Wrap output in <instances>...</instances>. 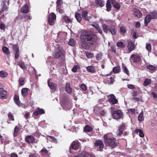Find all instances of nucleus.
<instances>
[{
  "instance_id": "nucleus-62",
  "label": "nucleus",
  "mask_w": 157,
  "mask_h": 157,
  "mask_svg": "<svg viewBox=\"0 0 157 157\" xmlns=\"http://www.w3.org/2000/svg\"><path fill=\"white\" fill-rule=\"evenodd\" d=\"M63 3V2L62 0H57L56 2L57 7H58L59 5H61Z\"/></svg>"
},
{
  "instance_id": "nucleus-7",
  "label": "nucleus",
  "mask_w": 157,
  "mask_h": 157,
  "mask_svg": "<svg viewBox=\"0 0 157 157\" xmlns=\"http://www.w3.org/2000/svg\"><path fill=\"white\" fill-rule=\"evenodd\" d=\"M56 19V16L54 13H51L48 17V23L51 25H52L55 23V21Z\"/></svg>"
},
{
  "instance_id": "nucleus-30",
  "label": "nucleus",
  "mask_w": 157,
  "mask_h": 157,
  "mask_svg": "<svg viewBox=\"0 0 157 157\" xmlns=\"http://www.w3.org/2000/svg\"><path fill=\"white\" fill-rule=\"evenodd\" d=\"M92 128L91 127L88 125H86L84 128V131L86 132H89L91 131Z\"/></svg>"
},
{
  "instance_id": "nucleus-10",
  "label": "nucleus",
  "mask_w": 157,
  "mask_h": 157,
  "mask_svg": "<svg viewBox=\"0 0 157 157\" xmlns=\"http://www.w3.org/2000/svg\"><path fill=\"white\" fill-rule=\"evenodd\" d=\"M70 147L72 149L77 150L80 147V144L76 141H73L70 146Z\"/></svg>"
},
{
  "instance_id": "nucleus-63",
  "label": "nucleus",
  "mask_w": 157,
  "mask_h": 157,
  "mask_svg": "<svg viewBox=\"0 0 157 157\" xmlns=\"http://www.w3.org/2000/svg\"><path fill=\"white\" fill-rule=\"evenodd\" d=\"M41 152H44L45 154H48V151L45 148L42 149L40 151Z\"/></svg>"
},
{
  "instance_id": "nucleus-64",
  "label": "nucleus",
  "mask_w": 157,
  "mask_h": 157,
  "mask_svg": "<svg viewBox=\"0 0 157 157\" xmlns=\"http://www.w3.org/2000/svg\"><path fill=\"white\" fill-rule=\"evenodd\" d=\"M120 31L121 33L124 34L125 33L126 30L125 28L124 27H121L120 28Z\"/></svg>"
},
{
  "instance_id": "nucleus-41",
  "label": "nucleus",
  "mask_w": 157,
  "mask_h": 157,
  "mask_svg": "<svg viewBox=\"0 0 157 157\" xmlns=\"http://www.w3.org/2000/svg\"><path fill=\"white\" fill-rule=\"evenodd\" d=\"M68 44L70 46H74L75 44V41L72 38H71Z\"/></svg>"
},
{
  "instance_id": "nucleus-6",
  "label": "nucleus",
  "mask_w": 157,
  "mask_h": 157,
  "mask_svg": "<svg viewBox=\"0 0 157 157\" xmlns=\"http://www.w3.org/2000/svg\"><path fill=\"white\" fill-rule=\"evenodd\" d=\"M130 59L131 62L139 63L141 61V58L139 55L137 54H133L131 55Z\"/></svg>"
},
{
  "instance_id": "nucleus-43",
  "label": "nucleus",
  "mask_w": 157,
  "mask_h": 157,
  "mask_svg": "<svg viewBox=\"0 0 157 157\" xmlns=\"http://www.w3.org/2000/svg\"><path fill=\"white\" fill-rule=\"evenodd\" d=\"M122 68L123 71L128 75H129V72L128 69L124 66H123L122 67Z\"/></svg>"
},
{
  "instance_id": "nucleus-57",
  "label": "nucleus",
  "mask_w": 157,
  "mask_h": 157,
  "mask_svg": "<svg viewBox=\"0 0 157 157\" xmlns=\"http://www.w3.org/2000/svg\"><path fill=\"white\" fill-rule=\"evenodd\" d=\"M0 28L1 30H5L6 28V25L3 23L0 24Z\"/></svg>"
},
{
  "instance_id": "nucleus-50",
  "label": "nucleus",
  "mask_w": 157,
  "mask_h": 157,
  "mask_svg": "<svg viewBox=\"0 0 157 157\" xmlns=\"http://www.w3.org/2000/svg\"><path fill=\"white\" fill-rule=\"evenodd\" d=\"M19 82L20 86H22L24 84V79L22 78H20L19 79Z\"/></svg>"
},
{
  "instance_id": "nucleus-26",
  "label": "nucleus",
  "mask_w": 157,
  "mask_h": 157,
  "mask_svg": "<svg viewBox=\"0 0 157 157\" xmlns=\"http://www.w3.org/2000/svg\"><path fill=\"white\" fill-rule=\"evenodd\" d=\"M124 128V125L123 124H121L119 128V133L117 134L118 136L121 135L122 133Z\"/></svg>"
},
{
  "instance_id": "nucleus-17",
  "label": "nucleus",
  "mask_w": 157,
  "mask_h": 157,
  "mask_svg": "<svg viewBox=\"0 0 157 157\" xmlns=\"http://www.w3.org/2000/svg\"><path fill=\"white\" fill-rule=\"evenodd\" d=\"M88 13L86 11H83L82 13V18L86 21H89L91 19V17L88 16Z\"/></svg>"
},
{
  "instance_id": "nucleus-35",
  "label": "nucleus",
  "mask_w": 157,
  "mask_h": 157,
  "mask_svg": "<svg viewBox=\"0 0 157 157\" xmlns=\"http://www.w3.org/2000/svg\"><path fill=\"white\" fill-rule=\"evenodd\" d=\"M102 27L104 32L107 33L109 30L108 29V27L107 25L105 24H102Z\"/></svg>"
},
{
  "instance_id": "nucleus-27",
  "label": "nucleus",
  "mask_w": 157,
  "mask_h": 157,
  "mask_svg": "<svg viewBox=\"0 0 157 157\" xmlns=\"http://www.w3.org/2000/svg\"><path fill=\"white\" fill-rule=\"evenodd\" d=\"M75 17L76 18L77 21L78 22H80L82 20V17H81V14L78 13H76L75 14Z\"/></svg>"
},
{
  "instance_id": "nucleus-14",
  "label": "nucleus",
  "mask_w": 157,
  "mask_h": 157,
  "mask_svg": "<svg viewBox=\"0 0 157 157\" xmlns=\"http://www.w3.org/2000/svg\"><path fill=\"white\" fill-rule=\"evenodd\" d=\"M61 20L63 22H66L67 23H71L72 20L69 17L65 15H62V16Z\"/></svg>"
},
{
  "instance_id": "nucleus-60",
  "label": "nucleus",
  "mask_w": 157,
  "mask_h": 157,
  "mask_svg": "<svg viewBox=\"0 0 157 157\" xmlns=\"http://www.w3.org/2000/svg\"><path fill=\"white\" fill-rule=\"evenodd\" d=\"M86 154H87V153H86L85 151H83L79 155L80 157H86Z\"/></svg>"
},
{
  "instance_id": "nucleus-42",
  "label": "nucleus",
  "mask_w": 157,
  "mask_h": 157,
  "mask_svg": "<svg viewBox=\"0 0 157 157\" xmlns=\"http://www.w3.org/2000/svg\"><path fill=\"white\" fill-rule=\"evenodd\" d=\"M151 82V81L150 79H146L143 85L144 86H146Z\"/></svg>"
},
{
  "instance_id": "nucleus-31",
  "label": "nucleus",
  "mask_w": 157,
  "mask_h": 157,
  "mask_svg": "<svg viewBox=\"0 0 157 157\" xmlns=\"http://www.w3.org/2000/svg\"><path fill=\"white\" fill-rule=\"evenodd\" d=\"M111 0H108L107 1L106 6L107 7V10L108 11H110L111 8Z\"/></svg>"
},
{
  "instance_id": "nucleus-37",
  "label": "nucleus",
  "mask_w": 157,
  "mask_h": 157,
  "mask_svg": "<svg viewBox=\"0 0 157 157\" xmlns=\"http://www.w3.org/2000/svg\"><path fill=\"white\" fill-rule=\"evenodd\" d=\"M19 130L20 129L17 126H16L15 127L13 133L14 136H16L19 133Z\"/></svg>"
},
{
  "instance_id": "nucleus-18",
  "label": "nucleus",
  "mask_w": 157,
  "mask_h": 157,
  "mask_svg": "<svg viewBox=\"0 0 157 157\" xmlns=\"http://www.w3.org/2000/svg\"><path fill=\"white\" fill-rule=\"evenodd\" d=\"M135 46L132 42L130 41L128 43V48L129 52H131L133 50H134L135 48Z\"/></svg>"
},
{
  "instance_id": "nucleus-40",
  "label": "nucleus",
  "mask_w": 157,
  "mask_h": 157,
  "mask_svg": "<svg viewBox=\"0 0 157 157\" xmlns=\"http://www.w3.org/2000/svg\"><path fill=\"white\" fill-rule=\"evenodd\" d=\"M149 15H150L152 19H155L157 17V13L156 12H154L150 13Z\"/></svg>"
},
{
  "instance_id": "nucleus-5",
  "label": "nucleus",
  "mask_w": 157,
  "mask_h": 157,
  "mask_svg": "<svg viewBox=\"0 0 157 157\" xmlns=\"http://www.w3.org/2000/svg\"><path fill=\"white\" fill-rule=\"evenodd\" d=\"M94 145L98 151H101L104 147L103 143L100 140H96L94 143Z\"/></svg>"
},
{
  "instance_id": "nucleus-52",
  "label": "nucleus",
  "mask_w": 157,
  "mask_h": 157,
  "mask_svg": "<svg viewBox=\"0 0 157 157\" xmlns=\"http://www.w3.org/2000/svg\"><path fill=\"white\" fill-rule=\"evenodd\" d=\"M117 45L118 47L121 48H123L125 47V45L122 42H119L117 43Z\"/></svg>"
},
{
  "instance_id": "nucleus-12",
  "label": "nucleus",
  "mask_w": 157,
  "mask_h": 157,
  "mask_svg": "<svg viewBox=\"0 0 157 157\" xmlns=\"http://www.w3.org/2000/svg\"><path fill=\"white\" fill-rule=\"evenodd\" d=\"M110 98L109 99V101L113 104H117L118 102L117 100L116 99L114 95L111 94L110 95Z\"/></svg>"
},
{
  "instance_id": "nucleus-39",
  "label": "nucleus",
  "mask_w": 157,
  "mask_h": 157,
  "mask_svg": "<svg viewBox=\"0 0 157 157\" xmlns=\"http://www.w3.org/2000/svg\"><path fill=\"white\" fill-rule=\"evenodd\" d=\"M18 65L23 70L26 69L25 66L24 65V63L23 61H20L18 63Z\"/></svg>"
},
{
  "instance_id": "nucleus-2",
  "label": "nucleus",
  "mask_w": 157,
  "mask_h": 157,
  "mask_svg": "<svg viewBox=\"0 0 157 157\" xmlns=\"http://www.w3.org/2000/svg\"><path fill=\"white\" fill-rule=\"evenodd\" d=\"M81 37L85 40L89 42L91 44H92L95 43L97 40L98 37L90 31H85L83 32L81 35Z\"/></svg>"
},
{
  "instance_id": "nucleus-58",
  "label": "nucleus",
  "mask_w": 157,
  "mask_h": 157,
  "mask_svg": "<svg viewBox=\"0 0 157 157\" xmlns=\"http://www.w3.org/2000/svg\"><path fill=\"white\" fill-rule=\"evenodd\" d=\"M8 116L10 119L11 120H14L13 116L12 114L11 113H9L8 114Z\"/></svg>"
},
{
  "instance_id": "nucleus-47",
  "label": "nucleus",
  "mask_w": 157,
  "mask_h": 157,
  "mask_svg": "<svg viewBox=\"0 0 157 157\" xmlns=\"http://www.w3.org/2000/svg\"><path fill=\"white\" fill-rule=\"evenodd\" d=\"M147 69L150 70H154L156 69V67L152 65H148L147 66Z\"/></svg>"
},
{
  "instance_id": "nucleus-13",
  "label": "nucleus",
  "mask_w": 157,
  "mask_h": 157,
  "mask_svg": "<svg viewBox=\"0 0 157 157\" xmlns=\"http://www.w3.org/2000/svg\"><path fill=\"white\" fill-rule=\"evenodd\" d=\"M45 113V111L42 109H40L39 108H37L36 110L33 113L36 116H38L39 114H42Z\"/></svg>"
},
{
  "instance_id": "nucleus-22",
  "label": "nucleus",
  "mask_w": 157,
  "mask_h": 157,
  "mask_svg": "<svg viewBox=\"0 0 157 157\" xmlns=\"http://www.w3.org/2000/svg\"><path fill=\"white\" fill-rule=\"evenodd\" d=\"M111 3L113 6L117 10H119L120 8V4L115 1V0H111Z\"/></svg>"
},
{
  "instance_id": "nucleus-59",
  "label": "nucleus",
  "mask_w": 157,
  "mask_h": 157,
  "mask_svg": "<svg viewBox=\"0 0 157 157\" xmlns=\"http://www.w3.org/2000/svg\"><path fill=\"white\" fill-rule=\"evenodd\" d=\"M80 87L84 91H86L87 90V86L85 84L81 85Z\"/></svg>"
},
{
  "instance_id": "nucleus-49",
  "label": "nucleus",
  "mask_w": 157,
  "mask_h": 157,
  "mask_svg": "<svg viewBox=\"0 0 157 157\" xmlns=\"http://www.w3.org/2000/svg\"><path fill=\"white\" fill-rule=\"evenodd\" d=\"M79 68V67L78 65H76L74 66L72 69V71L74 72H76L77 70Z\"/></svg>"
},
{
  "instance_id": "nucleus-34",
  "label": "nucleus",
  "mask_w": 157,
  "mask_h": 157,
  "mask_svg": "<svg viewBox=\"0 0 157 157\" xmlns=\"http://www.w3.org/2000/svg\"><path fill=\"white\" fill-rule=\"evenodd\" d=\"M131 33L132 35V37L134 38H136L138 35L137 33L136 29H132L131 30Z\"/></svg>"
},
{
  "instance_id": "nucleus-29",
  "label": "nucleus",
  "mask_w": 157,
  "mask_h": 157,
  "mask_svg": "<svg viewBox=\"0 0 157 157\" xmlns=\"http://www.w3.org/2000/svg\"><path fill=\"white\" fill-rule=\"evenodd\" d=\"M96 3L100 7H103L104 5V2L102 0H95Z\"/></svg>"
},
{
  "instance_id": "nucleus-45",
  "label": "nucleus",
  "mask_w": 157,
  "mask_h": 157,
  "mask_svg": "<svg viewBox=\"0 0 157 157\" xmlns=\"http://www.w3.org/2000/svg\"><path fill=\"white\" fill-rule=\"evenodd\" d=\"M138 120L140 121H142L144 120V117H143V113L142 112L139 115L138 117Z\"/></svg>"
},
{
  "instance_id": "nucleus-46",
  "label": "nucleus",
  "mask_w": 157,
  "mask_h": 157,
  "mask_svg": "<svg viewBox=\"0 0 157 157\" xmlns=\"http://www.w3.org/2000/svg\"><path fill=\"white\" fill-rule=\"evenodd\" d=\"M106 22L107 24L109 25V27H112V25H113V24H114L115 25L114 22L112 20H108L106 21Z\"/></svg>"
},
{
  "instance_id": "nucleus-20",
  "label": "nucleus",
  "mask_w": 157,
  "mask_h": 157,
  "mask_svg": "<svg viewBox=\"0 0 157 157\" xmlns=\"http://www.w3.org/2000/svg\"><path fill=\"white\" fill-rule=\"evenodd\" d=\"M65 90L66 91L68 94H71L72 92V89L69 83H66L65 86Z\"/></svg>"
},
{
  "instance_id": "nucleus-21",
  "label": "nucleus",
  "mask_w": 157,
  "mask_h": 157,
  "mask_svg": "<svg viewBox=\"0 0 157 157\" xmlns=\"http://www.w3.org/2000/svg\"><path fill=\"white\" fill-rule=\"evenodd\" d=\"M91 25L92 26L94 27L100 34H102V29L98 24L96 23H94Z\"/></svg>"
},
{
  "instance_id": "nucleus-36",
  "label": "nucleus",
  "mask_w": 157,
  "mask_h": 157,
  "mask_svg": "<svg viewBox=\"0 0 157 157\" xmlns=\"http://www.w3.org/2000/svg\"><path fill=\"white\" fill-rule=\"evenodd\" d=\"M136 133H139V136L141 137H143L144 136V134L143 133L142 131L140 129H136Z\"/></svg>"
},
{
  "instance_id": "nucleus-4",
  "label": "nucleus",
  "mask_w": 157,
  "mask_h": 157,
  "mask_svg": "<svg viewBox=\"0 0 157 157\" xmlns=\"http://www.w3.org/2000/svg\"><path fill=\"white\" fill-rule=\"evenodd\" d=\"M54 58L62 59L64 56V53L61 48L56 49L53 55Z\"/></svg>"
},
{
  "instance_id": "nucleus-56",
  "label": "nucleus",
  "mask_w": 157,
  "mask_h": 157,
  "mask_svg": "<svg viewBox=\"0 0 157 157\" xmlns=\"http://www.w3.org/2000/svg\"><path fill=\"white\" fill-rule=\"evenodd\" d=\"M13 50L15 51V52H19L18 47L17 46L15 45H13Z\"/></svg>"
},
{
  "instance_id": "nucleus-48",
  "label": "nucleus",
  "mask_w": 157,
  "mask_h": 157,
  "mask_svg": "<svg viewBox=\"0 0 157 157\" xmlns=\"http://www.w3.org/2000/svg\"><path fill=\"white\" fill-rule=\"evenodd\" d=\"M86 55L88 58H91L94 56V54L92 53L86 52Z\"/></svg>"
},
{
  "instance_id": "nucleus-44",
  "label": "nucleus",
  "mask_w": 157,
  "mask_h": 157,
  "mask_svg": "<svg viewBox=\"0 0 157 157\" xmlns=\"http://www.w3.org/2000/svg\"><path fill=\"white\" fill-rule=\"evenodd\" d=\"M120 71V67H114L113 70V71L114 73H119Z\"/></svg>"
},
{
  "instance_id": "nucleus-53",
  "label": "nucleus",
  "mask_w": 157,
  "mask_h": 157,
  "mask_svg": "<svg viewBox=\"0 0 157 157\" xmlns=\"http://www.w3.org/2000/svg\"><path fill=\"white\" fill-rule=\"evenodd\" d=\"M128 111L129 113L131 114H134L136 112L135 109H128Z\"/></svg>"
},
{
  "instance_id": "nucleus-38",
  "label": "nucleus",
  "mask_w": 157,
  "mask_h": 157,
  "mask_svg": "<svg viewBox=\"0 0 157 157\" xmlns=\"http://www.w3.org/2000/svg\"><path fill=\"white\" fill-rule=\"evenodd\" d=\"M2 49L3 52L6 54H9L10 53L9 48L6 47H3Z\"/></svg>"
},
{
  "instance_id": "nucleus-11",
  "label": "nucleus",
  "mask_w": 157,
  "mask_h": 157,
  "mask_svg": "<svg viewBox=\"0 0 157 157\" xmlns=\"http://www.w3.org/2000/svg\"><path fill=\"white\" fill-rule=\"evenodd\" d=\"M7 92L2 88H0V98L6 99Z\"/></svg>"
},
{
  "instance_id": "nucleus-23",
  "label": "nucleus",
  "mask_w": 157,
  "mask_h": 157,
  "mask_svg": "<svg viewBox=\"0 0 157 157\" xmlns=\"http://www.w3.org/2000/svg\"><path fill=\"white\" fill-rule=\"evenodd\" d=\"M48 86L50 88L51 90H56L57 85L53 82H49L48 80Z\"/></svg>"
},
{
  "instance_id": "nucleus-19",
  "label": "nucleus",
  "mask_w": 157,
  "mask_h": 157,
  "mask_svg": "<svg viewBox=\"0 0 157 157\" xmlns=\"http://www.w3.org/2000/svg\"><path fill=\"white\" fill-rule=\"evenodd\" d=\"M88 72L90 73H94L96 72V70L95 67L93 66H88L86 67Z\"/></svg>"
},
{
  "instance_id": "nucleus-32",
  "label": "nucleus",
  "mask_w": 157,
  "mask_h": 157,
  "mask_svg": "<svg viewBox=\"0 0 157 157\" xmlns=\"http://www.w3.org/2000/svg\"><path fill=\"white\" fill-rule=\"evenodd\" d=\"M14 100L15 103L18 106L20 105L21 103L19 101V98L17 95H15L14 96Z\"/></svg>"
},
{
  "instance_id": "nucleus-24",
  "label": "nucleus",
  "mask_w": 157,
  "mask_h": 157,
  "mask_svg": "<svg viewBox=\"0 0 157 157\" xmlns=\"http://www.w3.org/2000/svg\"><path fill=\"white\" fill-rule=\"evenodd\" d=\"M21 12L22 13H27L29 12V7L27 5H25L22 7Z\"/></svg>"
},
{
  "instance_id": "nucleus-15",
  "label": "nucleus",
  "mask_w": 157,
  "mask_h": 157,
  "mask_svg": "<svg viewBox=\"0 0 157 157\" xmlns=\"http://www.w3.org/2000/svg\"><path fill=\"white\" fill-rule=\"evenodd\" d=\"M108 29L112 35H115L116 34L117 31L115 25L113 24L112 27H109Z\"/></svg>"
},
{
  "instance_id": "nucleus-8",
  "label": "nucleus",
  "mask_w": 157,
  "mask_h": 157,
  "mask_svg": "<svg viewBox=\"0 0 157 157\" xmlns=\"http://www.w3.org/2000/svg\"><path fill=\"white\" fill-rule=\"evenodd\" d=\"M112 115L114 118L118 119L121 118L122 116V113L120 110H117L112 113Z\"/></svg>"
},
{
  "instance_id": "nucleus-3",
  "label": "nucleus",
  "mask_w": 157,
  "mask_h": 157,
  "mask_svg": "<svg viewBox=\"0 0 157 157\" xmlns=\"http://www.w3.org/2000/svg\"><path fill=\"white\" fill-rule=\"evenodd\" d=\"M61 105L63 109L67 111L70 109L72 107V105L69 102L68 98H67L63 99L61 102Z\"/></svg>"
},
{
  "instance_id": "nucleus-25",
  "label": "nucleus",
  "mask_w": 157,
  "mask_h": 157,
  "mask_svg": "<svg viewBox=\"0 0 157 157\" xmlns=\"http://www.w3.org/2000/svg\"><path fill=\"white\" fill-rule=\"evenodd\" d=\"M151 19V17L150 15H148L146 16L145 18V25L147 26L148 23L150 22Z\"/></svg>"
},
{
  "instance_id": "nucleus-55",
  "label": "nucleus",
  "mask_w": 157,
  "mask_h": 157,
  "mask_svg": "<svg viewBox=\"0 0 157 157\" xmlns=\"http://www.w3.org/2000/svg\"><path fill=\"white\" fill-rule=\"evenodd\" d=\"M49 138L52 140V141L55 143H57V142L56 139L52 136H48Z\"/></svg>"
},
{
  "instance_id": "nucleus-28",
  "label": "nucleus",
  "mask_w": 157,
  "mask_h": 157,
  "mask_svg": "<svg viewBox=\"0 0 157 157\" xmlns=\"http://www.w3.org/2000/svg\"><path fill=\"white\" fill-rule=\"evenodd\" d=\"M28 89L26 88H23L21 91V94L23 96L25 97L28 95Z\"/></svg>"
},
{
  "instance_id": "nucleus-9",
  "label": "nucleus",
  "mask_w": 157,
  "mask_h": 157,
  "mask_svg": "<svg viewBox=\"0 0 157 157\" xmlns=\"http://www.w3.org/2000/svg\"><path fill=\"white\" fill-rule=\"evenodd\" d=\"M25 141L29 144L33 143L35 141L34 137L32 136H28L25 137Z\"/></svg>"
},
{
  "instance_id": "nucleus-51",
  "label": "nucleus",
  "mask_w": 157,
  "mask_h": 157,
  "mask_svg": "<svg viewBox=\"0 0 157 157\" xmlns=\"http://www.w3.org/2000/svg\"><path fill=\"white\" fill-rule=\"evenodd\" d=\"M102 54L101 53H98L96 56V59L98 60H100L102 59Z\"/></svg>"
},
{
  "instance_id": "nucleus-61",
  "label": "nucleus",
  "mask_w": 157,
  "mask_h": 157,
  "mask_svg": "<svg viewBox=\"0 0 157 157\" xmlns=\"http://www.w3.org/2000/svg\"><path fill=\"white\" fill-rule=\"evenodd\" d=\"M57 10L58 11L59 13H64V11L63 9H61L58 7H57Z\"/></svg>"
},
{
  "instance_id": "nucleus-54",
  "label": "nucleus",
  "mask_w": 157,
  "mask_h": 157,
  "mask_svg": "<svg viewBox=\"0 0 157 157\" xmlns=\"http://www.w3.org/2000/svg\"><path fill=\"white\" fill-rule=\"evenodd\" d=\"M146 46V49L148 51H150L151 50V45L150 44H147Z\"/></svg>"
},
{
  "instance_id": "nucleus-1",
  "label": "nucleus",
  "mask_w": 157,
  "mask_h": 157,
  "mask_svg": "<svg viewBox=\"0 0 157 157\" xmlns=\"http://www.w3.org/2000/svg\"><path fill=\"white\" fill-rule=\"evenodd\" d=\"M104 141L106 146L113 148L118 145V143L111 133H107L104 136Z\"/></svg>"
},
{
  "instance_id": "nucleus-16",
  "label": "nucleus",
  "mask_w": 157,
  "mask_h": 157,
  "mask_svg": "<svg viewBox=\"0 0 157 157\" xmlns=\"http://www.w3.org/2000/svg\"><path fill=\"white\" fill-rule=\"evenodd\" d=\"M133 12V15L135 17H136L138 18H140L142 16V14L140 11L137 9H134Z\"/></svg>"
},
{
  "instance_id": "nucleus-33",
  "label": "nucleus",
  "mask_w": 157,
  "mask_h": 157,
  "mask_svg": "<svg viewBox=\"0 0 157 157\" xmlns=\"http://www.w3.org/2000/svg\"><path fill=\"white\" fill-rule=\"evenodd\" d=\"M8 75L7 73L4 71H0V76L2 78H4L6 77Z\"/></svg>"
}]
</instances>
